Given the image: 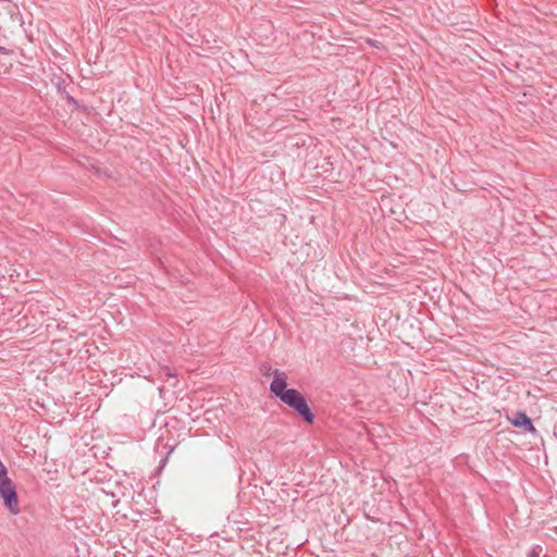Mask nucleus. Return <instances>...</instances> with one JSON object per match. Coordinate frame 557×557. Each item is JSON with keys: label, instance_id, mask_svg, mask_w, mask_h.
<instances>
[{"label": "nucleus", "instance_id": "4", "mask_svg": "<svg viewBox=\"0 0 557 557\" xmlns=\"http://www.w3.org/2000/svg\"><path fill=\"white\" fill-rule=\"evenodd\" d=\"M7 466L0 460V485L12 482Z\"/></svg>", "mask_w": 557, "mask_h": 557}, {"label": "nucleus", "instance_id": "1", "mask_svg": "<svg viewBox=\"0 0 557 557\" xmlns=\"http://www.w3.org/2000/svg\"><path fill=\"white\" fill-rule=\"evenodd\" d=\"M272 376L270 391L285 405L295 409L307 422L312 423L313 414L305 397L297 389L287 387V374L283 371L274 370Z\"/></svg>", "mask_w": 557, "mask_h": 557}, {"label": "nucleus", "instance_id": "3", "mask_svg": "<svg viewBox=\"0 0 557 557\" xmlns=\"http://www.w3.org/2000/svg\"><path fill=\"white\" fill-rule=\"evenodd\" d=\"M510 423L515 426H518V428H524L527 431L531 432V433H535L536 432V429L534 428V425L532 424V421L530 420V418L523 413V412H518L515 418L510 419Z\"/></svg>", "mask_w": 557, "mask_h": 557}, {"label": "nucleus", "instance_id": "6", "mask_svg": "<svg viewBox=\"0 0 557 557\" xmlns=\"http://www.w3.org/2000/svg\"><path fill=\"white\" fill-rule=\"evenodd\" d=\"M0 52L5 53V54L9 53V51L5 48L1 47V46H0Z\"/></svg>", "mask_w": 557, "mask_h": 557}, {"label": "nucleus", "instance_id": "2", "mask_svg": "<svg viewBox=\"0 0 557 557\" xmlns=\"http://www.w3.org/2000/svg\"><path fill=\"white\" fill-rule=\"evenodd\" d=\"M0 499L10 515L17 516L21 512L17 487L14 481L0 485Z\"/></svg>", "mask_w": 557, "mask_h": 557}, {"label": "nucleus", "instance_id": "5", "mask_svg": "<svg viewBox=\"0 0 557 557\" xmlns=\"http://www.w3.org/2000/svg\"><path fill=\"white\" fill-rule=\"evenodd\" d=\"M368 44H370L371 46H374V47H376V48H379V47H380V44H379V42H375V41H373V40H371V39H369V40H368Z\"/></svg>", "mask_w": 557, "mask_h": 557}]
</instances>
